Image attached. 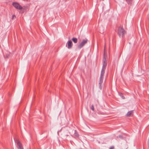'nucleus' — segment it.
<instances>
[{
	"mask_svg": "<svg viewBox=\"0 0 149 149\" xmlns=\"http://www.w3.org/2000/svg\"><path fill=\"white\" fill-rule=\"evenodd\" d=\"M107 65L106 56L104 55L103 59V65L101 71V73L99 78L98 85L100 89H102V84L103 81V78L104 75L105 70Z\"/></svg>",
	"mask_w": 149,
	"mask_h": 149,
	"instance_id": "nucleus-1",
	"label": "nucleus"
},
{
	"mask_svg": "<svg viewBox=\"0 0 149 149\" xmlns=\"http://www.w3.org/2000/svg\"><path fill=\"white\" fill-rule=\"evenodd\" d=\"M126 33V32L124 29L120 27L118 28V34L120 37L123 38Z\"/></svg>",
	"mask_w": 149,
	"mask_h": 149,
	"instance_id": "nucleus-2",
	"label": "nucleus"
},
{
	"mask_svg": "<svg viewBox=\"0 0 149 149\" xmlns=\"http://www.w3.org/2000/svg\"><path fill=\"white\" fill-rule=\"evenodd\" d=\"M88 40L87 39H83L80 43L78 45L77 48L78 49H80L87 42Z\"/></svg>",
	"mask_w": 149,
	"mask_h": 149,
	"instance_id": "nucleus-3",
	"label": "nucleus"
},
{
	"mask_svg": "<svg viewBox=\"0 0 149 149\" xmlns=\"http://www.w3.org/2000/svg\"><path fill=\"white\" fill-rule=\"evenodd\" d=\"M12 4L13 6L17 9L21 10L23 8L17 2H13Z\"/></svg>",
	"mask_w": 149,
	"mask_h": 149,
	"instance_id": "nucleus-4",
	"label": "nucleus"
},
{
	"mask_svg": "<svg viewBox=\"0 0 149 149\" xmlns=\"http://www.w3.org/2000/svg\"><path fill=\"white\" fill-rule=\"evenodd\" d=\"M16 142L18 149H24L22 143L19 140H17Z\"/></svg>",
	"mask_w": 149,
	"mask_h": 149,
	"instance_id": "nucleus-5",
	"label": "nucleus"
},
{
	"mask_svg": "<svg viewBox=\"0 0 149 149\" xmlns=\"http://www.w3.org/2000/svg\"><path fill=\"white\" fill-rule=\"evenodd\" d=\"M73 45L72 42L71 40L68 41L66 43V46L68 49H70L72 48V45Z\"/></svg>",
	"mask_w": 149,
	"mask_h": 149,
	"instance_id": "nucleus-6",
	"label": "nucleus"
},
{
	"mask_svg": "<svg viewBox=\"0 0 149 149\" xmlns=\"http://www.w3.org/2000/svg\"><path fill=\"white\" fill-rule=\"evenodd\" d=\"M74 136L72 135H71L74 138H78L79 137V135L76 130H74Z\"/></svg>",
	"mask_w": 149,
	"mask_h": 149,
	"instance_id": "nucleus-7",
	"label": "nucleus"
},
{
	"mask_svg": "<svg viewBox=\"0 0 149 149\" xmlns=\"http://www.w3.org/2000/svg\"><path fill=\"white\" fill-rule=\"evenodd\" d=\"M133 114V111H131L128 112L126 116L127 117H130Z\"/></svg>",
	"mask_w": 149,
	"mask_h": 149,
	"instance_id": "nucleus-8",
	"label": "nucleus"
},
{
	"mask_svg": "<svg viewBox=\"0 0 149 149\" xmlns=\"http://www.w3.org/2000/svg\"><path fill=\"white\" fill-rule=\"evenodd\" d=\"M72 40L74 43H76L77 42L78 40L76 38L73 37L72 38Z\"/></svg>",
	"mask_w": 149,
	"mask_h": 149,
	"instance_id": "nucleus-9",
	"label": "nucleus"
},
{
	"mask_svg": "<svg viewBox=\"0 0 149 149\" xmlns=\"http://www.w3.org/2000/svg\"><path fill=\"white\" fill-rule=\"evenodd\" d=\"M125 1L128 4L131 5L132 0H125Z\"/></svg>",
	"mask_w": 149,
	"mask_h": 149,
	"instance_id": "nucleus-10",
	"label": "nucleus"
},
{
	"mask_svg": "<svg viewBox=\"0 0 149 149\" xmlns=\"http://www.w3.org/2000/svg\"><path fill=\"white\" fill-rule=\"evenodd\" d=\"M119 95L121 97V98L123 99H125V97L123 96V94L121 93H118Z\"/></svg>",
	"mask_w": 149,
	"mask_h": 149,
	"instance_id": "nucleus-11",
	"label": "nucleus"
},
{
	"mask_svg": "<svg viewBox=\"0 0 149 149\" xmlns=\"http://www.w3.org/2000/svg\"><path fill=\"white\" fill-rule=\"evenodd\" d=\"M91 109L93 111H94V105H92L91 107Z\"/></svg>",
	"mask_w": 149,
	"mask_h": 149,
	"instance_id": "nucleus-12",
	"label": "nucleus"
},
{
	"mask_svg": "<svg viewBox=\"0 0 149 149\" xmlns=\"http://www.w3.org/2000/svg\"><path fill=\"white\" fill-rule=\"evenodd\" d=\"M16 18L15 15H12V17L11 19H13L14 18Z\"/></svg>",
	"mask_w": 149,
	"mask_h": 149,
	"instance_id": "nucleus-13",
	"label": "nucleus"
},
{
	"mask_svg": "<svg viewBox=\"0 0 149 149\" xmlns=\"http://www.w3.org/2000/svg\"><path fill=\"white\" fill-rule=\"evenodd\" d=\"M117 137H118L120 138L121 139H123V136L121 135H120L118 136H117Z\"/></svg>",
	"mask_w": 149,
	"mask_h": 149,
	"instance_id": "nucleus-14",
	"label": "nucleus"
},
{
	"mask_svg": "<svg viewBox=\"0 0 149 149\" xmlns=\"http://www.w3.org/2000/svg\"><path fill=\"white\" fill-rule=\"evenodd\" d=\"M114 148V147L113 146H111L109 149H113Z\"/></svg>",
	"mask_w": 149,
	"mask_h": 149,
	"instance_id": "nucleus-15",
	"label": "nucleus"
},
{
	"mask_svg": "<svg viewBox=\"0 0 149 149\" xmlns=\"http://www.w3.org/2000/svg\"><path fill=\"white\" fill-rule=\"evenodd\" d=\"M70 142L71 143H72V141H70Z\"/></svg>",
	"mask_w": 149,
	"mask_h": 149,
	"instance_id": "nucleus-16",
	"label": "nucleus"
},
{
	"mask_svg": "<svg viewBox=\"0 0 149 149\" xmlns=\"http://www.w3.org/2000/svg\"><path fill=\"white\" fill-rule=\"evenodd\" d=\"M68 136V135H65V136Z\"/></svg>",
	"mask_w": 149,
	"mask_h": 149,
	"instance_id": "nucleus-17",
	"label": "nucleus"
}]
</instances>
